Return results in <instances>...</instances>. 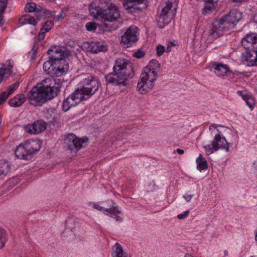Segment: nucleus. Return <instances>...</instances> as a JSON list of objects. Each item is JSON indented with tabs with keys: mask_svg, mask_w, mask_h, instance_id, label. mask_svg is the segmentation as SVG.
I'll return each mask as SVG.
<instances>
[{
	"mask_svg": "<svg viewBox=\"0 0 257 257\" xmlns=\"http://www.w3.org/2000/svg\"><path fill=\"white\" fill-rule=\"evenodd\" d=\"M82 100H84L81 97V95L75 91L64 100L62 104L63 109L65 111H67L71 107L77 105Z\"/></svg>",
	"mask_w": 257,
	"mask_h": 257,
	"instance_id": "obj_12",
	"label": "nucleus"
},
{
	"mask_svg": "<svg viewBox=\"0 0 257 257\" xmlns=\"http://www.w3.org/2000/svg\"><path fill=\"white\" fill-rule=\"evenodd\" d=\"M160 64L159 61L155 59L151 60L148 65L145 67L143 70L151 73L154 75L157 76L158 73L160 71Z\"/></svg>",
	"mask_w": 257,
	"mask_h": 257,
	"instance_id": "obj_21",
	"label": "nucleus"
},
{
	"mask_svg": "<svg viewBox=\"0 0 257 257\" xmlns=\"http://www.w3.org/2000/svg\"><path fill=\"white\" fill-rule=\"evenodd\" d=\"M38 49V47L36 45H34L32 48V52L33 54H35Z\"/></svg>",
	"mask_w": 257,
	"mask_h": 257,
	"instance_id": "obj_48",
	"label": "nucleus"
},
{
	"mask_svg": "<svg viewBox=\"0 0 257 257\" xmlns=\"http://www.w3.org/2000/svg\"><path fill=\"white\" fill-rule=\"evenodd\" d=\"M250 257H254V256H251Z\"/></svg>",
	"mask_w": 257,
	"mask_h": 257,
	"instance_id": "obj_57",
	"label": "nucleus"
},
{
	"mask_svg": "<svg viewBox=\"0 0 257 257\" xmlns=\"http://www.w3.org/2000/svg\"><path fill=\"white\" fill-rule=\"evenodd\" d=\"M238 93H240V94H242V92H241V91H238Z\"/></svg>",
	"mask_w": 257,
	"mask_h": 257,
	"instance_id": "obj_54",
	"label": "nucleus"
},
{
	"mask_svg": "<svg viewBox=\"0 0 257 257\" xmlns=\"http://www.w3.org/2000/svg\"><path fill=\"white\" fill-rule=\"evenodd\" d=\"M3 132V126L2 124V121L0 120V135L2 134Z\"/></svg>",
	"mask_w": 257,
	"mask_h": 257,
	"instance_id": "obj_50",
	"label": "nucleus"
},
{
	"mask_svg": "<svg viewBox=\"0 0 257 257\" xmlns=\"http://www.w3.org/2000/svg\"><path fill=\"white\" fill-rule=\"evenodd\" d=\"M19 83L18 82H15L12 85H10L8 88V93L10 95L13 93L19 87Z\"/></svg>",
	"mask_w": 257,
	"mask_h": 257,
	"instance_id": "obj_37",
	"label": "nucleus"
},
{
	"mask_svg": "<svg viewBox=\"0 0 257 257\" xmlns=\"http://www.w3.org/2000/svg\"><path fill=\"white\" fill-rule=\"evenodd\" d=\"M184 257H193L191 254H187L185 255Z\"/></svg>",
	"mask_w": 257,
	"mask_h": 257,
	"instance_id": "obj_53",
	"label": "nucleus"
},
{
	"mask_svg": "<svg viewBox=\"0 0 257 257\" xmlns=\"http://www.w3.org/2000/svg\"><path fill=\"white\" fill-rule=\"evenodd\" d=\"M212 127H214L215 128H217V126L214 124H213L212 125H211L210 126H209V130H211Z\"/></svg>",
	"mask_w": 257,
	"mask_h": 257,
	"instance_id": "obj_51",
	"label": "nucleus"
},
{
	"mask_svg": "<svg viewBox=\"0 0 257 257\" xmlns=\"http://www.w3.org/2000/svg\"><path fill=\"white\" fill-rule=\"evenodd\" d=\"M146 0H130L123 3V7L127 10H140L145 7ZM133 12L132 10H131Z\"/></svg>",
	"mask_w": 257,
	"mask_h": 257,
	"instance_id": "obj_19",
	"label": "nucleus"
},
{
	"mask_svg": "<svg viewBox=\"0 0 257 257\" xmlns=\"http://www.w3.org/2000/svg\"><path fill=\"white\" fill-rule=\"evenodd\" d=\"M175 44H174L173 42H169L167 45V47L166 48V52H169L171 51V47L172 46H175Z\"/></svg>",
	"mask_w": 257,
	"mask_h": 257,
	"instance_id": "obj_46",
	"label": "nucleus"
},
{
	"mask_svg": "<svg viewBox=\"0 0 257 257\" xmlns=\"http://www.w3.org/2000/svg\"><path fill=\"white\" fill-rule=\"evenodd\" d=\"M6 242L5 235L3 233L0 232V248L3 247Z\"/></svg>",
	"mask_w": 257,
	"mask_h": 257,
	"instance_id": "obj_43",
	"label": "nucleus"
},
{
	"mask_svg": "<svg viewBox=\"0 0 257 257\" xmlns=\"http://www.w3.org/2000/svg\"><path fill=\"white\" fill-rule=\"evenodd\" d=\"M85 27L88 31H94L97 28V24L93 22H88L86 24Z\"/></svg>",
	"mask_w": 257,
	"mask_h": 257,
	"instance_id": "obj_35",
	"label": "nucleus"
},
{
	"mask_svg": "<svg viewBox=\"0 0 257 257\" xmlns=\"http://www.w3.org/2000/svg\"><path fill=\"white\" fill-rule=\"evenodd\" d=\"M66 16V13L64 11L62 10L61 11L59 15L54 16L53 18L56 21L59 22L64 20Z\"/></svg>",
	"mask_w": 257,
	"mask_h": 257,
	"instance_id": "obj_36",
	"label": "nucleus"
},
{
	"mask_svg": "<svg viewBox=\"0 0 257 257\" xmlns=\"http://www.w3.org/2000/svg\"><path fill=\"white\" fill-rule=\"evenodd\" d=\"M44 71L51 76H56V67L55 61L50 59L43 64Z\"/></svg>",
	"mask_w": 257,
	"mask_h": 257,
	"instance_id": "obj_24",
	"label": "nucleus"
},
{
	"mask_svg": "<svg viewBox=\"0 0 257 257\" xmlns=\"http://www.w3.org/2000/svg\"><path fill=\"white\" fill-rule=\"evenodd\" d=\"M26 149L31 155L39 151L41 148V143L39 140H29L25 143Z\"/></svg>",
	"mask_w": 257,
	"mask_h": 257,
	"instance_id": "obj_22",
	"label": "nucleus"
},
{
	"mask_svg": "<svg viewBox=\"0 0 257 257\" xmlns=\"http://www.w3.org/2000/svg\"><path fill=\"white\" fill-rule=\"evenodd\" d=\"M130 1V0H126V1H125V2H126V1Z\"/></svg>",
	"mask_w": 257,
	"mask_h": 257,
	"instance_id": "obj_56",
	"label": "nucleus"
},
{
	"mask_svg": "<svg viewBox=\"0 0 257 257\" xmlns=\"http://www.w3.org/2000/svg\"><path fill=\"white\" fill-rule=\"evenodd\" d=\"M193 197V195H189V194H185L183 196V197L184 199L186 200V201L189 202L191 200Z\"/></svg>",
	"mask_w": 257,
	"mask_h": 257,
	"instance_id": "obj_47",
	"label": "nucleus"
},
{
	"mask_svg": "<svg viewBox=\"0 0 257 257\" xmlns=\"http://www.w3.org/2000/svg\"><path fill=\"white\" fill-rule=\"evenodd\" d=\"M8 0H0V12H4L7 7Z\"/></svg>",
	"mask_w": 257,
	"mask_h": 257,
	"instance_id": "obj_39",
	"label": "nucleus"
},
{
	"mask_svg": "<svg viewBox=\"0 0 257 257\" xmlns=\"http://www.w3.org/2000/svg\"><path fill=\"white\" fill-rule=\"evenodd\" d=\"M54 26V23L52 21L48 20L44 24L43 27L41 30L44 31L45 32H49Z\"/></svg>",
	"mask_w": 257,
	"mask_h": 257,
	"instance_id": "obj_34",
	"label": "nucleus"
},
{
	"mask_svg": "<svg viewBox=\"0 0 257 257\" xmlns=\"http://www.w3.org/2000/svg\"><path fill=\"white\" fill-rule=\"evenodd\" d=\"M3 13V12H0V23H1V22L3 21V17L1 15Z\"/></svg>",
	"mask_w": 257,
	"mask_h": 257,
	"instance_id": "obj_52",
	"label": "nucleus"
},
{
	"mask_svg": "<svg viewBox=\"0 0 257 257\" xmlns=\"http://www.w3.org/2000/svg\"><path fill=\"white\" fill-rule=\"evenodd\" d=\"M212 67L215 70V74L219 76L224 75L229 71L228 67L225 64L215 63Z\"/></svg>",
	"mask_w": 257,
	"mask_h": 257,
	"instance_id": "obj_25",
	"label": "nucleus"
},
{
	"mask_svg": "<svg viewBox=\"0 0 257 257\" xmlns=\"http://www.w3.org/2000/svg\"><path fill=\"white\" fill-rule=\"evenodd\" d=\"M113 72L105 76L107 82L117 86H125L127 80L132 78L135 72L132 63L129 61L118 58L113 68Z\"/></svg>",
	"mask_w": 257,
	"mask_h": 257,
	"instance_id": "obj_2",
	"label": "nucleus"
},
{
	"mask_svg": "<svg viewBox=\"0 0 257 257\" xmlns=\"http://www.w3.org/2000/svg\"><path fill=\"white\" fill-rule=\"evenodd\" d=\"M9 94L6 91H3L0 94V104H2L7 99Z\"/></svg>",
	"mask_w": 257,
	"mask_h": 257,
	"instance_id": "obj_38",
	"label": "nucleus"
},
{
	"mask_svg": "<svg viewBox=\"0 0 257 257\" xmlns=\"http://www.w3.org/2000/svg\"><path fill=\"white\" fill-rule=\"evenodd\" d=\"M205 6L203 9V13L205 14H208L212 12L215 8V4L217 2H213L212 1H208V2H204Z\"/></svg>",
	"mask_w": 257,
	"mask_h": 257,
	"instance_id": "obj_31",
	"label": "nucleus"
},
{
	"mask_svg": "<svg viewBox=\"0 0 257 257\" xmlns=\"http://www.w3.org/2000/svg\"><path fill=\"white\" fill-rule=\"evenodd\" d=\"M112 256L129 257L127 253L123 250L122 246L118 242H116L113 247Z\"/></svg>",
	"mask_w": 257,
	"mask_h": 257,
	"instance_id": "obj_27",
	"label": "nucleus"
},
{
	"mask_svg": "<svg viewBox=\"0 0 257 257\" xmlns=\"http://www.w3.org/2000/svg\"><path fill=\"white\" fill-rule=\"evenodd\" d=\"M56 76H60L66 74L69 69L68 64L63 59L55 61Z\"/></svg>",
	"mask_w": 257,
	"mask_h": 257,
	"instance_id": "obj_20",
	"label": "nucleus"
},
{
	"mask_svg": "<svg viewBox=\"0 0 257 257\" xmlns=\"http://www.w3.org/2000/svg\"><path fill=\"white\" fill-rule=\"evenodd\" d=\"M145 55V52L141 50H138L137 52L133 54V56L137 58H141Z\"/></svg>",
	"mask_w": 257,
	"mask_h": 257,
	"instance_id": "obj_42",
	"label": "nucleus"
},
{
	"mask_svg": "<svg viewBox=\"0 0 257 257\" xmlns=\"http://www.w3.org/2000/svg\"><path fill=\"white\" fill-rule=\"evenodd\" d=\"M46 128V123L43 120H38L33 124L25 126V130L30 134H38Z\"/></svg>",
	"mask_w": 257,
	"mask_h": 257,
	"instance_id": "obj_14",
	"label": "nucleus"
},
{
	"mask_svg": "<svg viewBox=\"0 0 257 257\" xmlns=\"http://www.w3.org/2000/svg\"><path fill=\"white\" fill-rule=\"evenodd\" d=\"M100 4V0H96L89 5L90 14L94 19L102 22H112L120 17L119 12L115 6L110 5L103 9Z\"/></svg>",
	"mask_w": 257,
	"mask_h": 257,
	"instance_id": "obj_4",
	"label": "nucleus"
},
{
	"mask_svg": "<svg viewBox=\"0 0 257 257\" xmlns=\"http://www.w3.org/2000/svg\"><path fill=\"white\" fill-rule=\"evenodd\" d=\"M10 170V165L9 163L5 161L0 160V176L6 175Z\"/></svg>",
	"mask_w": 257,
	"mask_h": 257,
	"instance_id": "obj_29",
	"label": "nucleus"
},
{
	"mask_svg": "<svg viewBox=\"0 0 257 257\" xmlns=\"http://www.w3.org/2000/svg\"><path fill=\"white\" fill-rule=\"evenodd\" d=\"M65 48L60 46H54L48 51L49 58L54 61L63 59L66 55Z\"/></svg>",
	"mask_w": 257,
	"mask_h": 257,
	"instance_id": "obj_16",
	"label": "nucleus"
},
{
	"mask_svg": "<svg viewBox=\"0 0 257 257\" xmlns=\"http://www.w3.org/2000/svg\"><path fill=\"white\" fill-rule=\"evenodd\" d=\"M46 33V32H44V31H42V30H41L38 36V40L40 41L43 40L45 38Z\"/></svg>",
	"mask_w": 257,
	"mask_h": 257,
	"instance_id": "obj_45",
	"label": "nucleus"
},
{
	"mask_svg": "<svg viewBox=\"0 0 257 257\" xmlns=\"http://www.w3.org/2000/svg\"><path fill=\"white\" fill-rule=\"evenodd\" d=\"M80 88L75 91L84 100H87L98 89L99 82L93 76L89 73L81 74L79 76Z\"/></svg>",
	"mask_w": 257,
	"mask_h": 257,
	"instance_id": "obj_5",
	"label": "nucleus"
},
{
	"mask_svg": "<svg viewBox=\"0 0 257 257\" xmlns=\"http://www.w3.org/2000/svg\"><path fill=\"white\" fill-rule=\"evenodd\" d=\"M189 211L188 210L185 211L182 214H180L177 215V218L179 219H183L185 218L189 214Z\"/></svg>",
	"mask_w": 257,
	"mask_h": 257,
	"instance_id": "obj_44",
	"label": "nucleus"
},
{
	"mask_svg": "<svg viewBox=\"0 0 257 257\" xmlns=\"http://www.w3.org/2000/svg\"><path fill=\"white\" fill-rule=\"evenodd\" d=\"M19 22L22 24L24 25L26 24H29L32 25L34 26L37 25V22L36 19L32 17H23L20 19Z\"/></svg>",
	"mask_w": 257,
	"mask_h": 257,
	"instance_id": "obj_30",
	"label": "nucleus"
},
{
	"mask_svg": "<svg viewBox=\"0 0 257 257\" xmlns=\"http://www.w3.org/2000/svg\"><path fill=\"white\" fill-rule=\"evenodd\" d=\"M178 6L177 0H168L166 6L162 9L158 25L160 28L163 29L169 24L176 15Z\"/></svg>",
	"mask_w": 257,
	"mask_h": 257,
	"instance_id": "obj_6",
	"label": "nucleus"
},
{
	"mask_svg": "<svg viewBox=\"0 0 257 257\" xmlns=\"http://www.w3.org/2000/svg\"><path fill=\"white\" fill-rule=\"evenodd\" d=\"M82 50L92 53L105 52L107 50V46L102 42H85L81 46Z\"/></svg>",
	"mask_w": 257,
	"mask_h": 257,
	"instance_id": "obj_11",
	"label": "nucleus"
},
{
	"mask_svg": "<svg viewBox=\"0 0 257 257\" xmlns=\"http://www.w3.org/2000/svg\"><path fill=\"white\" fill-rule=\"evenodd\" d=\"M93 208L99 210L104 211V213L106 215H109L110 217L114 218L116 221H121L122 218L119 215L121 211L119 210L117 206H112L109 208L104 209L103 207L100 206L96 203H93Z\"/></svg>",
	"mask_w": 257,
	"mask_h": 257,
	"instance_id": "obj_13",
	"label": "nucleus"
},
{
	"mask_svg": "<svg viewBox=\"0 0 257 257\" xmlns=\"http://www.w3.org/2000/svg\"><path fill=\"white\" fill-rule=\"evenodd\" d=\"M157 54L158 56H161L165 51V47L161 45H158L157 47Z\"/></svg>",
	"mask_w": 257,
	"mask_h": 257,
	"instance_id": "obj_41",
	"label": "nucleus"
},
{
	"mask_svg": "<svg viewBox=\"0 0 257 257\" xmlns=\"http://www.w3.org/2000/svg\"><path fill=\"white\" fill-rule=\"evenodd\" d=\"M204 148L208 154L217 151L220 149H223L226 152L229 151L228 144L225 138L222 137L219 134L215 136L214 140L212 142L211 145L205 146Z\"/></svg>",
	"mask_w": 257,
	"mask_h": 257,
	"instance_id": "obj_8",
	"label": "nucleus"
},
{
	"mask_svg": "<svg viewBox=\"0 0 257 257\" xmlns=\"http://www.w3.org/2000/svg\"><path fill=\"white\" fill-rule=\"evenodd\" d=\"M242 45L245 49L255 51L257 49V34L251 33L246 35L242 40Z\"/></svg>",
	"mask_w": 257,
	"mask_h": 257,
	"instance_id": "obj_15",
	"label": "nucleus"
},
{
	"mask_svg": "<svg viewBox=\"0 0 257 257\" xmlns=\"http://www.w3.org/2000/svg\"><path fill=\"white\" fill-rule=\"evenodd\" d=\"M37 9L36 4L34 3H28L25 8V11L27 13H32L35 12Z\"/></svg>",
	"mask_w": 257,
	"mask_h": 257,
	"instance_id": "obj_33",
	"label": "nucleus"
},
{
	"mask_svg": "<svg viewBox=\"0 0 257 257\" xmlns=\"http://www.w3.org/2000/svg\"><path fill=\"white\" fill-rule=\"evenodd\" d=\"M13 66V61L11 60L0 65V83L5 78L8 77L11 74Z\"/></svg>",
	"mask_w": 257,
	"mask_h": 257,
	"instance_id": "obj_18",
	"label": "nucleus"
},
{
	"mask_svg": "<svg viewBox=\"0 0 257 257\" xmlns=\"http://www.w3.org/2000/svg\"><path fill=\"white\" fill-rule=\"evenodd\" d=\"M87 141V138L80 139L73 134H69L65 138L64 143L68 150L77 152L82 147V144Z\"/></svg>",
	"mask_w": 257,
	"mask_h": 257,
	"instance_id": "obj_9",
	"label": "nucleus"
},
{
	"mask_svg": "<svg viewBox=\"0 0 257 257\" xmlns=\"http://www.w3.org/2000/svg\"><path fill=\"white\" fill-rule=\"evenodd\" d=\"M138 28L136 26L132 25L130 27L122 36L121 42L127 45V47L135 43L138 40Z\"/></svg>",
	"mask_w": 257,
	"mask_h": 257,
	"instance_id": "obj_10",
	"label": "nucleus"
},
{
	"mask_svg": "<svg viewBox=\"0 0 257 257\" xmlns=\"http://www.w3.org/2000/svg\"><path fill=\"white\" fill-rule=\"evenodd\" d=\"M55 80L47 78L33 87L28 94L30 103L35 106H41L43 103L53 98L59 90L55 87Z\"/></svg>",
	"mask_w": 257,
	"mask_h": 257,
	"instance_id": "obj_1",
	"label": "nucleus"
},
{
	"mask_svg": "<svg viewBox=\"0 0 257 257\" xmlns=\"http://www.w3.org/2000/svg\"><path fill=\"white\" fill-rule=\"evenodd\" d=\"M241 61L244 64L248 66L257 65V54L255 51L245 52L242 54Z\"/></svg>",
	"mask_w": 257,
	"mask_h": 257,
	"instance_id": "obj_17",
	"label": "nucleus"
},
{
	"mask_svg": "<svg viewBox=\"0 0 257 257\" xmlns=\"http://www.w3.org/2000/svg\"><path fill=\"white\" fill-rule=\"evenodd\" d=\"M26 101V97L23 94H18L9 101V104L12 106L19 107L21 106Z\"/></svg>",
	"mask_w": 257,
	"mask_h": 257,
	"instance_id": "obj_26",
	"label": "nucleus"
},
{
	"mask_svg": "<svg viewBox=\"0 0 257 257\" xmlns=\"http://www.w3.org/2000/svg\"><path fill=\"white\" fill-rule=\"evenodd\" d=\"M196 163H197V168L200 171L206 169L208 167L206 160L201 155L197 158Z\"/></svg>",
	"mask_w": 257,
	"mask_h": 257,
	"instance_id": "obj_28",
	"label": "nucleus"
},
{
	"mask_svg": "<svg viewBox=\"0 0 257 257\" xmlns=\"http://www.w3.org/2000/svg\"><path fill=\"white\" fill-rule=\"evenodd\" d=\"M242 98L246 102V104L252 110L255 104V100L254 98L250 95L241 94Z\"/></svg>",
	"mask_w": 257,
	"mask_h": 257,
	"instance_id": "obj_32",
	"label": "nucleus"
},
{
	"mask_svg": "<svg viewBox=\"0 0 257 257\" xmlns=\"http://www.w3.org/2000/svg\"><path fill=\"white\" fill-rule=\"evenodd\" d=\"M16 157L20 159L28 160L31 157L29 153L26 148L25 143L21 144L15 150Z\"/></svg>",
	"mask_w": 257,
	"mask_h": 257,
	"instance_id": "obj_23",
	"label": "nucleus"
},
{
	"mask_svg": "<svg viewBox=\"0 0 257 257\" xmlns=\"http://www.w3.org/2000/svg\"><path fill=\"white\" fill-rule=\"evenodd\" d=\"M176 152L177 153H178L180 155H182L184 153V151L183 150H182L181 149H177L176 150Z\"/></svg>",
	"mask_w": 257,
	"mask_h": 257,
	"instance_id": "obj_49",
	"label": "nucleus"
},
{
	"mask_svg": "<svg viewBox=\"0 0 257 257\" xmlns=\"http://www.w3.org/2000/svg\"><path fill=\"white\" fill-rule=\"evenodd\" d=\"M255 52H256V54H257V50H255Z\"/></svg>",
	"mask_w": 257,
	"mask_h": 257,
	"instance_id": "obj_55",
	"label": "nucleus"
},
{
	"mask_svg": "<svg viewBox=\"0 0 257 257\" xmlns=\"http://www.w3.org/2000/svg\"><path fill=\"white\" fill-rule=\"evenodd\" d=\"M156 78L157 76L155 75L143 70L138 82L137 86L138 91L141 94H146L154 86Z\"/></svg>",
	"mask_w": 257,
	"mask_h": 257,
	"instance_id": "obj_7",
	"label": "nucleus"
},
{
	"mask_svg": "<svg viewBox=\"0 0 257 257\" xmlns=\"http://www.w3.org/2000/svg\"><path fill=\"white\" fill-rule=\"evenodd\" d=\"M35 15L37 17L38 20H40L42 18V14H44L46 13L45 10H39L37 9L35 12Z\"/></svg>",
	"mask_w": 257,
	"mask_h": 257,
	"instance_id": "obj_40",
	"label": "nucleus"
},
{
	"mask_svg": "<svg viewBox=\"0 0 257 257\" xmlns=\"http://www.w3.org/2000/svg\"><path fill=\"white\" fill-rule=\"evenodd\" d=\"M241 17V13L237 10H231L227 15L213 22L210 35L215 38L219 37L223 31L233 28Z\"/></svg>",
	"mask_w": 257,
	"mask_h": 257,
	"instance_id": "obj_3",
	"label": "nucleus"
}]
</instances>
